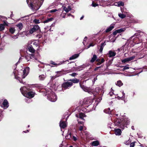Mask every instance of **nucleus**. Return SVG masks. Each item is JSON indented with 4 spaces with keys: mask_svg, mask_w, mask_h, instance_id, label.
Instances as JSON below:
<instances>
[{
    "mask_svg": "<svg viewBox=\"0 0 147 147\" xmlns=\"http://www.w3.org/2000/svg\"><path fill=\"white\" fill-rule=\"evenodd\" d=\"M44 0H26L29 6L32 10H38L42 5Z\"/></svg>",
    "mask_w": 147,
    "mask_h": 147,
    "instance_id": "nucleus-1",
    "label": "nucleus"
},
{
    "mask_svg": "<svg viewBox=\"0 0 147 147\" xmlns=\"http://www.w3.org/2000/svg\"><path fill=\"white\" fill-rule=\"evenodd\" d=\"M129 122V120L128 119L125 118L117 119L115 121V123L116 125L122 129H124Z\"/></svg>",
    "mask_w": 147,
    "mask_h": 147,
    "instance_id": "nucleus-2",
    "label": "nucleus"
},
{
    "mask_svg": "<svg viewBox=\"0 0 147 147\" xmlns=\"http://www.w3.org/2000/svg\"><path fill=\"white\" fill-rule=\"evenodd\" d=\"M46 95L47 96L48 99L52 102H55L57 99L56 95L51 89L49 90H46Z\"/></svg>",
    "mask_w": 147,
    "mask_h": 147,
    "instance_id": "nucleus-3",
    "label": "nucleus"
},
{
    "mask_svg": "<svg viewBox=\"0 0 147 147\" xmlns=\"http://www.w3.org/2000/svg\"><path fill=\"white\" fill-rule=\"evenodd\" d=\"M7 18L4 16H1V21L3 24H1V31L3 30L5 27L8 26V23L6 21Z\"/></svg>",
    "mask_w": 147,
    "mask_h": 147,
    "instance_id": "nucleus-4",
    "label": "nucleus"
},
{
    "mask_svg": "<svg viewBox=\"0 0 147 147\" xmlns=\"http://www.w3.org/2000/svg\"><path fill=\"white\" fill-rule=\"evenodd\" d=\"M80 86L83 90L85 92H87L89 93H93V92L94 91L93 89L88 88L82 85L80 83Z\"/></svg>",
    "mask_w": 147,
    "mask_h": 147,
    "instance_id": "nucleus-5",
    "label": "nucleus"
},
{
    "mask_svg": "<svg viewBox=\"0 0 147 147\" xmlns=\"http://www.w3.org/2000/svg\"><path fill=\"white\" fill-rule=\"evenodd\" d=\"M13 74L16 79L18 80L20 83H23V82L20 78V76L19 72H18V71L16 69H14L13 72Z\"/></svg>",
    "mask_w": 147,
    "mask_h": 147,
    "instance_id": "nucleus-6",
    "label": "nucleus"
},
{
    "mask_svg": "<svg viewBox=\"0 0 147 147\" xmlns=\"http://www.w3.org/2000/svg\"><path fill=\"white\" fill-rule=\"evenodd\" d=\"M73 85L72 82H64L62 85L63 88L67 89L69 88Z\"/></svg>",
    "mask_w": 147,
    "mask_h": 147,
    "instance_id": "nucleus-7",
    "label": "nucleus"
},
{
    "mask_svg": "<svg viewBox=\"0 0 147 147\" xmlns=\"http://www.w3.org/2000/svg\"><path fill=\"white\" fill-rule=\"evenodd\" d=\"M29 68L28 67H27L25 68L23 71L22 75V77L23 78H24L28 74L29 70Z\"/></svg>",
    "mask_w": 147,
    "mask_h": 147,
    "instance_id": "nucleus-8",
    "label": "nucleus"
},
{
    "mask_svg": "<svg viewBox=\"0 0 147 147\" xmlns=\"http://www.w3.org/2000/svg\"><path fill=\"white\" fill-rule=\"evenodd\" d=\"M39 29V27L37 25L34 26L32 28L29 30V33L30 34H32L38 30Z\"/></svg>",
    "mask_w": 147,
    "mask_h": 147,
    "instance_id": "nucleus-9",
    "label": "nucleus"
},
{
    "mask_svg": "<svg viewBox=\"0 0 147 147\" xmlns=\"http://www.w3.org/2000/svg\"><path fill=\"white\" fill-rule=\"evenodd\" d=\"M9 106V103L6 99H5L2 104V105L1 107L3 108L4 109H7Z\"/></svg>",
    "mask_w": 147,
    "mask_h": 147,
    "instance_id": "nucleus-10",
    "label": "nucleus"
},
{
    "mask_svg": "<svg viewBox=\"0 0 147 147\" xmlns=\"http://www.w3.org/2000/svg\"><path fill=\"white\" fill-rule=\"evenodd\" d=\"M20 90L24 96V94L29 91L28 89L25 86L22 87L20 88Z\"/></svg>",
    "mask_w": 147,
    "mask_h": 147,
    "instance_id": "nucleus-11",
    "label": "nucleus"
},
{
    "mask_svg": "<svg viewBox=\"0 0 147 147\" xmlns=\"http://www.w3.org/2000/svg\"><path fill=\"white\" fill-rule=\"evenodd\" d=\"M99 2L100 5L104 7L108 6L109 5V1H105L103 0H101L99 1Z\"/></svg>",
    "mask_w": 147,
    "mask_h": 147,
    "instance_id": "nucleus-12",
    "label": "nucleus"
},
{
    "mask_svg": "<svg viewBox=\"0 0 147 147\" xmlns=\"http://www.w3.org/2000/svg\"><path fill=\"white\" fill-rule=\"evenodd\" d=\"M35 93L33 92H29L24 94V96L26 97H28L30 98H32L34 96Z\"/></svg>",
    "mask_w": 147,
    "mask_h": 147,
    "instance_id": "nucleus-13",
    "label": "nucleus"
},
{
    "mask_svg": "<svg viewBox=\"0 0 147 147\" xmlns=\"http://www.w3.org/2000/svg\"><path fill=\"white\" fill-rule=\"evenodd\" d=\"M25 58L26 60H27V61H29V60L31 59L34 58L35 59H36V58L34 57V55L33 54H31L30 55H26L25 56Z\"/></svg>",
    "mask_w": 147,
    "mask_h": 147,
    "instance_id": "nucleus-14",
    "label": "nucleus"
},
{
    "mask_svg": "<svg viewBox=\"0 0 147 147\" xmlns=\"http://www.w3.org/2000/svg\"><path fill=\"white\" fill-rule=\"evenodd\" d=\"M59 126L61 128H64L67 126V124L65 122L61 120L59 123Z\"/></svg>",
    "mask_w": 147,
    "mask_h": 147,
    "instance_id": "nucleus-15",
    "label": "nucleus"
},
{
    "mask_svg": "<svg viewBox=\"0 0 147 147\" xmlns=\"http://www.w3.org/2000/svg\"><path fill=\"white\" fill-rule=\"evenodd\" d=\"M95 92L98 93H101L100 94V95H102L104 93V92L103 91V90L99 87H97L95 88Z\"/></svg>",
    "mask_w": 147,
    "mask_h": 147,
    "instance_id": "nucleus-16",
    "label": "nucleus"
},
{
    "mask_svg": "<svg viewBox=\"0 0 147 147\" xmlns=\"http://www.w3.org/2000/svg\"><path fill=\"white\" fill-rule=\"evenodd\" d=\"M77 127L78 128L79 130L81 131H83L84 130H85L86 129V128L84 124H82V125H78Z\"/></svg>",
    "mask_w": 147,
    "mask_h": 147,
    "instance_id": "nucleus-17",
    "label": "nucleus"
},
{
    "mask_svg": "<svg viewBox=\"0 0 147 147\" xmlns=\"http://www.w3.org/2000/svg\"><path fill=\"white\" fill-rule=\"evenodd\" d=\"M76 116L77 117H79L82 119L84 120V117H86V116L84 113H80L79 115H76Z\"/></svg>",
    "mask_w": 147,
    "mask_h": 147,
    "instance_id": "nucleus-18",
    "label": "nucleus"
},
{
    "mask_svg": "<svg viewBox=\"0 0 147 147\" xmlns=\"http://www.w3.org/2000/svg\"><path fill=\"white\" fill-rule=\"evenodd\" d=\"M115 135L117 136L120 135L122 132L121 130L119 129H115Z\"/></svg>",
    "mask_w": 147,
    "mask_h": 147,
    "instance_id": "nucleus-19",
    "label": "nucleus"
},
{
    "mask_svg": "<svg viewBox=\"0 0 147 147\" xmlns=\"http://www.w3.org/2000/svg\"><path fill=\"white\" fill-rule=\"evenodd\" d=\"M109 57H110L114 56L116 55V53L115 52L112 51H109Z\"/></svg>",
    "mask_w": 147,
    "mask_h": 147,
    "instance_id": "nucleus-20",
    "label": "nucleus"
},
{
    "mask_svg": "<svg viewBox=\"0 0 147 147\" xmlns=\"http://www.w3.org/2000/svg\"><path fill=\"white\" fill-rule=\"evenodd\" d=\"M46 77L45 74H42L38 76L39 79L40 80H44Z\"/></svg>",
    "mask_w": 147,
    "mask_h": 147,
    "instance_id": "nucleus-21",
    "label": "nucleus"
},
{
    "mask_svg": "<svg viewBox=\"0 0 147 147\" xmlns=\"http://www.w3.org/2000/svg\"><path fill=\"white\" fill-rule=\"evenodd\" d=\"M105 42L104 43H102L101 44V45L100 46V48L99 50V51H100V53H102V51L104 47V45H105Z\"/></svg>",
    "mask_w": 147,
    "mask_h": 147,
    "instance_id": "nucleus-22",
    "label": "nucleus"
},
{
    "mask_svg": "<svg viewBox=\"0 0 147 147\" xmlns=\"http://www.w3.org/2000/svg\"><path fill=\"white\" fill-rule=\"evenodd\" d=\"M71 9V7L70 6H68L67 7H63V10L66 12H68Z\"/></svg>",
    "mask_w": 147,
    "mask_h": 147,
    "instance_id": "nucleus-23",
    "label": "nucleus"
},
{
    "mask_svg": "<svg viewBox=\"0 0 147 147\" xmlns=\"http://www.w3.org/2000/svg\"><path fill=\"white\" fill-rule=\"evenodd\" d=\"M79 56L78 54H75L72 55L71 57L69 58V59L70 60H72L73 59H75L78 57Z\"/></svg>",
    "mask_w": 147,
    "mask_h": 147,
    "instance_id": "nucleus-24",
    "label": "nucleus"
},
{
    "mask_svg": "<svg viewBox=\"0 0 147 147\" xmlns=\"http://www.w3.org/2000/svg\"><path fill=\"white\" fill-rule=\"evenodd\" d=\"M28 49L30 52L32 53H34L35 52V50L32 47V46L28 47Z\"/></svg>",
    "mask_w": 147,
    "mask_h": 147,
    "instance_id": "nucleus-25",
    "label": "nucleus"
},
{
    "mask_svg": "<svg viewBox=\"0 0 147 147\" xmlns=\"http://www.w3.org/2000/svg\"><path fill=\"white\" fill-rule=\"evenodd\" d=\"M114 26L113 25H111L110 26L107 28L105 30V32H108L111 31L113 28Z\"/></svg>",
    "mask_w": 147,
    "mask_h": 147,
    "instance_id": "nucleus-26",
    "label": "nucleus"
},
{
    "mask_svg": "<svg viewBox=\"0 0 147 147\" xmlns=\"http://www.w3.org/2000/svg\"><path fill=\"white\" fill-rule=\"evenodd\" d=\"M69 81H71L74 83H78L79 82V80L76 78L74 79H70Z\"/></svg>",
    "mask_w": 147,
    "mask_h": 147,
    "instance_id": "nucleus-27",
    "label": "nucleus"
},
{
    "mask_svg": "<svg viewBox=\"0 0 147 147\" xmlns=\"http://www.w3.org/2000/svg\"><path fill=\"white\" fill-rule=\"evenodd\" d=\"M99 142L98 141L96 140L92 142V145L94 146H97L99 145Z\"/></svg>",
    "mask_w": 147,
    "mask_h": 147,
    "instance_id": "nucleus-28",
    "label": "nucleus"
},
{
    "mask_svg": "<svg viewBox=\"0 0 147 147\" xmlns=\"http://www.w3.org/2000/svg\"><path fill=\"white\" fill-rule=\"evenodd\" d=\"M65 137L67 139H72V138L71 137V133L69 132L67 135L65 136Z\"/></svg>",
    "mask_w": 147,
    "mask_h": 147,
    "instance_id": "nucleus-29",
    "label": "nucleus"
},
{
    "mask_svg": "<svg viewBox=\"0 0 147 147\" xmlns=\"http://www.w3.org/2000/svg\"><path fill=\"white\" fill-rule=\"evenodd\" d=\"M15 30H16L15 28L13 27H11L9 29V32L12 34H13Z\"/></svg>",
    "mask_w": 147,
    "mask_h": 147,
    "instance_id": "nucleus-30",
    "label": "nucleus"
},
{
    "mask_svg": "<svg viewBox=\"0 0 147 147\" xmlns=\"http://www.w3.org/2000/svg\"><path fill=\"white\" fill-rule=\"evenodd\" d=\"M116 84L119 87H120L123 85V83L121 80H119L117 82Z\"/></svg>",
    "mask_w": 147,
    "mask_h": 147,
    "instance_id": "nucleus-31",
    "label": "nucleus"
},
{
    "mask_svg": "<svg viewBox=\"0 0 147 147\" xmlns=\"http://www.w3.org/2000/svg\"><path fill=\"white\" fill-rule=\"evenodd\" d=\"M126 28H124L117 30L118 33H120L124 32L126 30Z\"/></svg>",
    "mask_w": 147,
    "mask_h": 147,
    "instance_id": "nucleus-32",
    "label": "nucleus"
},
{
    "mask_svg": "<svg viewBox=\"0 0 147 147\" xmlns=\"http://www.w3.org/2000/svg\"><path fill=\"white\" fill-rule=\"evenodd\" d=\"M16 26L20 30H22L23 27V24L22 23H20Z\"/></svg>",
    "mask_w": 147,
    "mask_h": 147,
    "instance_id": "nucleus-33",
    "label": "nucleus"
},
{
    "mask_svg": "<svg viewBox=\"0 0 147 147\" xmlns=\"http://www.w3.org/2000/svg\"><path fill=\"white\" fill-rule=\"evenodd\" d=\"M97 58V56L95 55H93V57L92 58L90 62L92 63H93L94 61Z\"/></svg>",
    "mask_w": 147,
    "mask_h": 147,
    "instance_id": "nucleus-34",
    "label": "nucleus"
},
{
    "mask_svg": "<svg viewBox=\"0 0 147 147\" xmlns=\"http://www.w3.org/2000/svg\"><path fill=\"white\" fill-rule=\"evenodd\" d=\"M104 112L106 113H107L109 114H110L111 113L110 109L109 108L105 109L104 110Z\"/></svg>",
    "mask_w": 147,
    "mask_h": 147,
    "instance_id": "nucleus-35",
    "label": "nucleus"
},
{
    "mask_svg": "<svg viewBox=\"0 0 147 147\" xmlns=\"http://www.w3.org/2000/svg\"><path fill=\"white\" fill-rule=\"evenodd\" d=\"M31 98H29L28 97H26L25 98V100L26 102L29 103L31 101V100L30 99Z\"/></svg>",
    "mask_w": 147,
    "mask_h": 147,
    "instance_id": "nucleus-36",
    "label": "nucleus"
},
{
    "mask_svg": "<svg viewBox=\"0 0 147 147\" xmlns=\"http://www.w3.org/2000/svg\"><path fill=\"white\" fill-rule=\"evenodd\" d=\"M117 4H118V6H123L124 5V3L122 1H119L117 3Z\"/></svg>",
    "mask_w": 147,
    "mask_h": 147,
    "instance_id": "nucleus-37",
    "label": "nucleus"
},
{
    "mask_svg": "<svg viewBox=\"0 0 147 147\" xmlns=\"http://www.w3.org/2000/svg\"><path fill=\"white\" fill-rule=\"evenodd\" d=\"M118 15L121 18H123L126 17L125 15L121 13H119Z\"/></svg>",
    "mask_w": 147,
    "mask_h": 147,
    "instance_id": "nucleus-38",
    "label": "nucleus"
},
{
    "mask_svg": "<svg viewBox=\"0 0 147 147\" xmlns=\"http://www.w3.org/2000/svg\"><path fill=\"white\" fill-rule=\"evenodd\" d=\"M53 20V18H48L47 20H45L44 21V22L45 23H47L51 21H52Z\"/></svg>",
    "mask_w": 147,
    "mask_h": 147,
    "instance_id": "nucleus-39",
    "label": "nucleus"
},
{
    "mask_svg": "<svg viewBox=\"0 0 147 147\" xmlns=\"http://www.w3.org/2000/svg\"><path fill=\"white\" fill-rule=\"evenodd\" d=\"M131 141L130 138L127 141H126L125 142V144L126 145H129L131 142Z\"/></svg>",
    "mask_w": 147,
    "mask_h": 147,
    "instance_id": "nucleus-40",
    "label": "nucleus"
},
{
    "mask_svg": "<svg viewBox=\"0 0 147 147\" xmlns=\"http://www.w3.org/2000/svg\"><path fill=\"white\" fill-rule=\"evenodd\" d=\"M139 40V39L138 38H137V37L134 38L133 39L134 41H133V42H134V43H135L136 44H140V42H136L135 41V40Z\"/></svg>",
    "mask_w": 147,
    "mask_h": 147,
    "instance_id": "nucleus-41",
    "label": "nucleus"
},
{
    "mask_svg": "<svg viewBox=\"0 0 147 147\" xmlns=\"http://www.w3.org/2000/svg\"><path fill=\"white\" fill-rule=\"evenodd\" d=\"M135 57L134 56H133L131 57L127 58L129 61H131V60H134V58H135Z\"/></svg>",
    "mask_w": 147,
    "mask_h": 147,
    "instance_id": "nucleus-42",
    "label": "nucleus"
},
{
    "mask_svg": "<svg viewBox=\"0 0 147 147\" xmlns=\"http://www.w3.org/2000/svg\"><path fill=\"white\" fill-rule=\"evenodd\" d=\"M102 98H99L97 99L96 101V105H97L98 103V102H100V101L101 100Z\"/></svg>",
    "mask_w": 147,
    "mask_h": 147,
    "instance_id": "nucleus-43",
    "label": "nucleus"
},
{
    "mask_svg": "<svg viewBox=\"0 0 147 147\" xmlns=\"http://www.w3.org/2000/svg\"><path fill=\"white\" fill-rule=\"evenodd\" d=\"M127 65H127L126 66H121V67H124L123 69V71H124L125 70L129 68V67L127 66Z\"/></svg>",
    "mask_w": 147,
    "mask_h": 147,
    "instance_id": "nucleus-44",
    "label": "nucleus"
},
{
    "mask_svg": "<svg viewBox=\"0 0 147 147\" xmlns=\"http://www.w3.org/2000/svg\"><path fill=\"white\" fill-rule=\"evenodd\" d=\"M121 61L122 63H125L126 62H129L127 58H125L124 59H123L121 60Z\"/></svg>",
    "mask_w": 147,
    "mask_h": 147,
    "instance_id": "nucleus-45",
    "label": "nucleus"
},
{
    "mask_svg": "<svg viewBox=\"0 0 147 147\" xmlns=\"http://www.w3.org/2000/svg\"><path fill=\"white\" fill-rule=\"evenodd\" d=\"M111 92H109V94L110 95V96H112L114 94L113 90L112 89V88L111 89Z\"/></svg>",
    "mask_w": 147,
    "mask_h": 147,
    "instance_id": "nucleus-46",
    "label": "nucleus"
},
{
    "mask_svg": "<svg viewBox=\"0 0 147 147\" xmlns=\"http://www.w3.org/2000/svg\"><path fill=\"white\" fill-rule=\"evenodd\" d=\"M33 22L36 24H38L40 23V20L36 19H34V20Z\"/></svg>",
    "mask_w": 147,
    "mask_h": 147,
    "instance_id": "nucleus-47",
    "label": "nucleus"
},
{
    "mask_svg": "<svg viewBox=\"0 0 147 147\" xmlns=\"http://www.w3.org/2000/svg\"><path fill=\"white\" fill-rule=\"evenodd\" d=\"M87 39V37L86 36L85 37L83 41V43L84 45H85V42L86 41Z\"/></svg>",
    "mask_w": 147,
    "mask_h": 147,
    "instance_id": "nucleus-48",
    "label": "nucleus"
},
{
    "mask_svg": "<svg viewBox=\"0 0 147 147\" xmlns=\"http://www.w3.org/2000/svg\"><path fill=\"white\" fill-rule=\"evenodd\" d=\"M122 94L123 96L122 97H120V98H121V99L122 100H123L124 99V98H125V94L124 93V92H122Z\"/></svg>",
    "mask_w": 147,
    "mask_h": 147,
    "instance_id": "nucleus-49",
    "label": "nucleus"
},
{
    "mask_svg": "<svg viewBox=\"0 0 147 147\" xmlns=\"http://www.w3.org/2000/svg\"><path fill=\"white\" fill-rule=\"evenodd\" d=\"M11 37L12 38L14 39H15L17 38H18V35H14L13 36H11Z\"/></svg>",
    "mask_w": 147,
    "mask_h": 147,
    "instance_id": "nucleus-50",
    "label": "nucleus"
},
{
    "mask_svg": "<svg viewBox=\"0 0 147 147\" xmlns=\"http://www.w3.org/2000/svg\"><path fill=\"white\" fill-rule=\"evenodd\" d=\"M50 64H52V65H59L60 64H56L54 62H53V61H51V62H50Z\"/></svg>",
    "mask_w": 147,
    "mask_h": 147,
    "instance_id": "nucleus-51",
    "label": "nucleus"
},
{
    "mask_svg": "<svg viewBox=\"0 0 147 147\" xmlns=\"http://www.w3.org/2000/svg\"><path fill=\"white\" fill-rule=\"evenodd\" d=\"M94 46V45L93 44V43H90L88 46V47L87 49H88L90 47H93Z\"/></svg>",
    "mask_w": 147,
    "mask_h": 147,
    "instance_id": "nucleus-52",
    "label": "nucleus"
},
{
    "mask_svg": "<svg viewBox=\"0 0 147 147\" xmlns=\"http://www.w3.org/2000/svg\"><path fill=\"white\" fill-rule=\"evenodd\" d=\"M118 33L117 30H116L114 32H113V34L114 35H116Z\"/></svg>",
    "mask_w": 147,
    "mask_h": 147,
    "instance_id": "nucleus-53",
    "label": "nucleus"
},
{
    "mask_svg": "<svg viewBox=\"0 0 147 147\" xmlns=\"http://www.w3.org/2000/svg\"><path fill=\"white\" fill-rule=\"evenodd\" d=\"M135 146V144L134 142H133L131 143L130 145V147H134Z\"/></svg>",
    "mask_w": 147,
    "mask_h": 147,
    "instance_id": "nucleus-54",
    "label": "nucleus"
},
{
    "mask_svg": "<svg viewBox=\"0 0 147 147\" xmlns=\"http://www.w3.org/2000/svg\"><path fill=\"white\" fill-rule=\"evenodd\" d=\"M57 11V9H52L50 11V12L51 13H53Z\"/></svg>",
    "mask_w": 147,
    "mask_h": 147,
    "instance_id": "nucleus-55",
    "label": "nucleus"
},
{
    "mask_svg": "<svg viewBox=\"0 0 147 147\" xmlns=\"http://www.w3.org/2000/svg\"><path fill=\"white\" fill-rule=\"evenodd\" d=\"M73 138L74 141H76L78 139V138L74 136H73Z\"/></svg>",
    "mask_w": 147,
    "mask_h": 147,
    "instance_id": "nucleus-56",
    "label": "nucleus"
},
{
    "mask_svg": "<svg viewBox=\"0 0 147 147\" xmlns=\"http://www.w3.org/2000/svg\"><path fill=\"white\" fill-rule=\"evenodd\" d=\"M76 74H76V73H74L71 74H70V75L71 76L73 77H74L76 75Z\"/></svg>",
    "mask_w": 147,
    "mask_h": 147,
    "instance_id": "nucleus-57",
    "label": "nucleus"
},
{
    "mask_svg": "<svg viewBox=\"0 0 147 147\" xmlns=\"http://www.w3.org/2000/svg\"><path fill=\"white\" fill-rule=\"evenodd\" d=\"M137 35V34H135L133 36H132L130 38L131 39H132L133 37H136Z\"/></svg>",
    "mask_w": 147,
    "mask_h": 147,
    "instance_id": "nucleus-58",
    "label": "nucleus"
},
{
    "mask_svg": "<svg viewBox=\"0 0 147 147\" xmlns=\"http://www.w3.org/2000/svg\"><path fill=\"white\" fill-rule=\"evenodd\" d=\"M121 10L122 12L123 13H126V12L124 11V9H123V8L121 7Z\"/></svg>",
    "mask_w": 147,
    "mask_h": 147,
    "instance_id": "nucleus-59",
    "label": "nucleus"
},
{
    "mask_svg": "<svg viewBox=\"0 0 147 147\" xmlns=\"http://www.w3.org/2000/svg\"><path fill=\"white\" fill-rule=\"evenodd\" d=\"M82 124H84L83 122H81V121H78V125H82Z\"/></svg>",
    "mask_w": 147,
    "mask_h": 147,
    "instance_id": "nucleus-60",
    "label": "nucleus"
},
{
    "mask_svg": "<svg viewBox=\"0 0 147 147\" xmlns=\"http://www.w3.org/2000/svg\"><path fill=\"white\" fill-rule=\"evenodd\" d=\"M105 61V59H104V58H102L101 60V61H100V63H103Z\"/></svg>",
    "mask_w": 147,
    "mask_h": 147,
    "instance_id": "nucleus-61",
    "label": "nucleus"
},
{
    "mask_svg": "<svg viewBox=\"0 0 147 147\" xmlns=\"http://www.w3.org/2000/svg\"><path fill=\"white\" fill-rule=\"evenodd\" d=\"M92 6L93 7H95L97 5L96 4H94L93 3H92Z\"/></svg>",
    "mask_w": 147,
    "mask_h": 147,
    "instance_id": "nucleus-62",
    "label": "nucleus"
},
{
    "mask_svg": "<svg viewBox=\"0 0 147 147\" xmlns=\"http://www.w3.org/2000/svg\"><path fill=\"white\" fill-rule=\"evenodd\" d=\"M100 67H97L95 69H94V70L95 71H96L98 69L100 68Z\"/></svg>",
    "mask_w": 147,
    "mask_h": 147,
    "instance_id": "nucleus-63",
    "label": "nucleus"
},
{
    "mask_svg": "<svg viewBox=\"0 0 147 147\" xmlns=\"http://www.w3.org/2000/svg\"><path fill=\"white\" fill-rule=\"evenodd\" d=\"M102 63H100V62H99L97 63V65H100V64H101Z\"/></svg>",
    "mask_w": 147,
    "mask_h": 147,
    "instance_id": "nucleus-64",
    "label": "nucleus"
}]
</instances>
